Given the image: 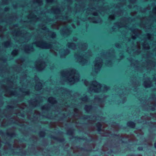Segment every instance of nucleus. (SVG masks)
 Segmentation results:
<instances>
[{"label": "nucleus", "mask_w": 156, "mask_h": 156, "mask_svg": "<svg viewBox=\"0 0 156 156\" xmlns=\"http://www.w3.org/2000/svg\"><path fill=\"white\" fill-rule=\"evenodd\" d=\"M39 31L41 32L40 35L41 37L39 36V38L32 44H35L37 47L42 49H47L51 48V44L44 41L43 38H44V36H45L48 40H50L51 38H55L56 36V34L54 32L49 31L46 27H44L42 24L39 25Z\"/></svg>", "instance_id": "1"}, {"label": "nucleus", "mask_w": 156, "mask_h": 156, "mask_svg": "<svg viewBox=\"0 0 156 156\" xmlns=\"http://www.w3.org/2000/svg\"><path fill=\"white\" fill-rule=\"evenodd\" d=\"M80 75L77 70L74 69H70L61 72V81L62 83L66 82L70 85L78 82L80 80Z\"/></svg>", "instance_id": "2"}, {"label": "nucleus", "mask_w": 156, "mask_h": 156, "mask_svg": "<svg viewBox=\"0 0 156 156\" xmlns=\"http://www.w3.org/2000/svg\"><path fill=\"white\" fill-rule=\"evenodd\" d=\"M77 44L79 46V51L75 53L74 57L80 65L82 66L86 65L89 61L87 57L91 55V51L88 50L87 53L83 52L87 49V44L86 43L80 42Z\"/></svg>", "instance_id": "3"}, {"label": "nucleus", "mask_w": 156, "mask_h": 156, "mask_svg": "<svg viewBox=\"0 0 156 156\" xmlns=\"http://www.w3.org/2000/svg\"><path fill=\"white\" fill-rule=\"evenodd\" d=\"M83 81L84 84L86 86L89 85L90 86L88 89V91L90 93L92 92L98 93L100 92L101 90L105 92L109 89V87L106 85L101 86L100 84L96 81H92L90 83H89L86 80H84Z\"/></svg>", "instance_id": "4"}, {"label": "nucleus", "mask_w": 156, "mask_h": 156, "mask_svg": "<svg viewBox=\"0 0 156 156\" xmlns=\"http://www.w3.org/2000/svg\"><path fill=\"white\" fill-rule=\"evenodd\" d=\"M51 12L56 14H58L57 16V22L52 26V27L53 28L58 29L60 25H62L66 26V22H71V20L69 19L66 16L65 17H63V16H62L59 9L58 8H53L51 9Z\"/></svg>", "instance_id": "5"}, {"label": "nucleus", "mask_w": 156, "mask_h": 156, "mask_svg": "<svg viewBox=\"0 0 156 156\" xmlns=\"http://www.w3.org/2000/svg\"><path fill=\"white\" fill-rule=\"evenodd\" d=\"M16 26H14L13 30L12 32V34L13 36H15L14 39L16 41L18 39H19L18 41L20 43L23 42L22 41L24 42L27 41L30 39V34L26 33L24 31H20L18 30H16V28H15Z\"/></svg>", "instance_id": "6"}, {"label": "nucleus", "mask_w": 156, "mask_h": 156, "mask_svg": "<svg viewBox=\"0 0 156 156\" xmlns=\"http://www.w3.org/2000/svg\"><path fill=\"white\" fill-rule=\"evenodd\" d=\"M102 56L101 58L97 57L94 62V69L91 73L93 76H95L100 71L103 64Z\"/></svg>", "instance_id": "7"}, {"label": "nucleus", "mask_w": 156, "mask_h": 156, "mask_svg": "<svg viewBox=\"0 0 156 156\" xmlns=\"http://www.w3.org/2000/svg\"><path fill=\"white\" fill-rule=\"evenodd\" d=\"M129 60L131 63V66L134 67L137 70L139 69L138 67L141 68L143 66H145L146 68L148 69L149 68L148 67L149 65L152 66V63H148L146 62L145 63H144V65L138 63V62L137 61L134 60L132 58L129 59Z\"/></svg>", "instance_id": "8"}, {"label": "nucleus", "mask_w": 156, "mask_h": 156, "mask_svg": "<svg viewBox=\"0 0 156 156\" xmlns=\"http://www.w3.org/2000/svg\"><path fill=\"white\" fill-rule=\"evenodd\" d=\"M106 97V96L100 97V96H96L94 98V104L99 105L101 107H103L104 105L103 103L105 98Z\"/></svg>", "instance_id": "9"}, {"label": "nucleus", "mask_w": 156, "mask_h": 156, "mask_svg": "<svg viewBox=\"0 0 156 156\" xmlns=\"http://www.w3.org/2000/svg\"><path fill=\"white\" fill-rule=\"evenodd\" d=\"M46 66L45 63L42 60H38L35 63V67L39 71L43 69Z\"/></svg>", "instance_id": "10"}, {"label": "nucleus", "mask_w": 156, "mask_h": 156, "mask_svg": "<svg viewBox=\"0 0 156 156\" xmlns=\"http://www.w3.org/2000/svg\"><path fill=\"white\" fill-rule=\"evenodd\" d=\"M23 49L24 50L25 52L27 53H29L34 51V49L33 48L32 44L23 45Z\"/></svg>", "instance_id": "11"}, {"label": "nucleus", "mask_w": 156, "mask_h": 156, "mask_svg": "<svg viewBox=\"0 0 156 156\" xmlns=\"http://www.w3.org/2000/svg\"><path fill=\"white\" fill-rule=\"evenodd\" d=\"M58 92H61L64 94V96L66 95L69 96L70 95L71 91L66 88H61L57 90Z\"/></svg>", "instance_id": "12"}, {"label": "nucleus", "mask_w": 156, "mask_h": 156, "mask_svg": "<svg viewBox=\"0 0 156 156\" xmlns=\"http://www.w3.org/2000/svg\"><path fill=\"white\" fill-rule=\"evenodd\" d=\"M70 51L67 48L60 49L59 53L62 58H64L65 56L68 55Z\"/></svg>", "instance_id": "13"}, {"label": "nucleus", "mask_w": 156, "mask_h": 156, "mask_svg": "<svg viewBox=\"0 0 156 156\" xmlns=\"http://www.w3.org/2000/svg\"><path fill=\"white\" fill-rule=\"evenodd\" d=\"M127 19H125L124 20V21H122L121 23H116L114 26H113L112 27V29L113 30H115V29H118L119 28L122 27H126V24L123 23V24H122V23L123 22H125V23H126V20Z\"/></svg>", "instance_id": "14"}, {"label": "nucleus", "mask_w": 156, "mask_h": 156, "mask_svg": "<svg viewBox=\"0 0 156 156\" xmlns=\"http://www.w3.org/2000/svg\"><path fill=\"white\" fill-rule=\"evenodd\" d=\"M132 38L133 39H135L136 37L138 36L141 33V30L137 29L132 30Z\"/></svg>", "instance_id": "15"}, {"label": "nucleus", "mask_w": 156, "mask_h": 156, "mask_svg": "<svg viewBox=\"0 0 156 156\" xmlns=\"http://www.w3.org/2000/svg\"><path fill=\"white\" fill-rule=\"evenodd\" d=\"M96 9L97 11H98L101 13V10H103L104 11L105 10V9L104 8H101V9L99 10L98 7L97 6L95 8L94 7L91 8L89 9L88 10H90L91 12V13H92L93 15L96 16L98 15V13L97 12H94V10H95Z\"/></svg>", "instance_id": "16"}, {"label": "nucleus", "mask_w": 156, "mask_h": 156, "mask_svg": "<svg viewBox=\"0 0 156 156\" xmlns=\"http://www.w3.org/2000/svg\"><path fill=\"white\" fill-rule=\"evenodd\" d=\"M36 80V85L35 86V89L37 90H40L42 87L41 83L38 80V78L37 77L35 78Z\"/></svg>", "instance_id": "17"}, {"label": "nucleus", "mask_w": 156, "mask_h": 156, "mask_svg": "<svg viewBox=\"0 0 156 156\" xmlns=\"http://www.w3.org/2000/svg\"><path fill=\"white\" fill-rule=\"evenodd\" d=\"M61 33L64 36H67L70 34L71 33L70 30L68 28H64L62 30Z\"/></svg>", "instance_id": "18"}, {"label": "nucleus", "mask_w": 156, "mask_h": 156, "mask_svg": "<svg viewBox=\"0 0 156 156\" xmlns=\"http://www.w3.org/2000/svg\"><path fill=\"white\" fill-rule=\"evenodd\" d=\"M144 86L145 87H149L151 86V83L149 79L147 78L144 81Z\"/></svg>", "instance_id": "19"}, {"label": "nucleus", "mask_w": 156, "mask_h": 156, "mask_svg": "<svg viewBox=\"0 0 156 156\" xmlns=\"http://www.w3.org/2000/svg\"><path fill=\"white\" fill-rule=\"evenodd\" d=\"M91 21L94 23H101V19L99 17H94L91 19Z\"/></svg>", "instance_id": "20"}, {"label": "nucleus", "mask_w": 156, "mask_h": 156, "mask_svg": "<svg viewBox=\"0 0 156 156\" xmlns=\"http://www.w3.org/2000/svg\"><path fill=\"white\" fill-rule=\"evenodd\" d=\"M58 46H56L55 47L52 48L51 49V52L55 56H56L57 55V52H56V51H58Z\"/></svg>", "instance_id": "21"}, {"label": "nucleus", "mask_w": 156, "mask_h": 156, "mask_svg": "<svg viewBox=\"0 0 156 156\" xmlns=\"http://www.w3.org/2000/svg\"><path fill=\"white\" fill-rule=\"evenodd\" d=\"M67 46L69 48L73 50H75L76 48V44L73 43L68 42L67 44Z\"/></svg>", "instance_id": "22"}, {"label": "nucleus", "mask_w": 156, "mask_h": 156, "mask_svg": "<svg viewBox=\"0 0 156 156\" xmlns=\"http://www.w3.org/2000/svg\"><path fill=\"white\" fill-rule=\"evenodd\" d=\"M34 13H33L32 12L30 13L29 15L28 16V19H33V20L34 21L38 20H39V18H37V16L34 15Z\"/></svg>", "instance_id": "23"}, {"label": "nucleus", "mask_w": 156, "mask_h": 156, "mask_svg": "<svg viewBox=\"0 0 156 156\" xmlns=\"http://www.w3.org/2000/svg\"><path fill=\"white\" fill-rule=\"evenodd\" d=\"M136 50H133V51L135 54H138L140 52V44L137 42V45L136 46Z\"/></svg>", "instance_id": "24"}, {"label": "nucleus", "mask_w": 156, "mask_h": 156, "mask_svg": "<svg viewBox=\"0 0 156 156\" xmlns=\"http://www.w3.org/2000/svg\"><path fill=\"white\" fill-rule=\"evenodd\" d=\"M115 14L117 15H120L121 13L119 12H115L113 14L109 16V20H114L115 18Z\"/></svg>", "instance_id": "25"}, {"label": "nucleus", "mask_w": 156, "mask_h": 156, "mask_svg": "<svg viewBox=\"0 0 156 156\" xmlns=\"http://www.w3.org/2000/svg\"><path fill=\"white\" fill-rule=\"evenodd\" d=\"M29 77L27 76L26 75L20 78V83H22L23 81L26 82L27 80L29 79Z\"/></svg>", "instance_id": "26"}, {"label": "nucleus", "mask_w": 156, "mask_h": 156, "mask_svg": "<svg viewBox=\"0 0 156 156\" xmlns=\"http://www.w3.org/2000/svg\"><path fill=\"white\" fill-rule=\"evenodd\" d=\"M48 101L51 104H54L56 103V101L55 99L53 97L49 98L48 99Z\"/></svg>", "instance_id": "27"}, {"label": "nucleus", "mask_w": 156, "mask_h": 156, "mask_svg": "<svg viewBox=\"0 0 156 156\" xmlns=\"http://www.w3.org/2000/svg\"><path fill=\"white\" fill-rule=\"evenodd\" d=\"M3 45L5 48L9 47L11 46V42L9 41H7L3 44Z\"/></svg>", "instance_id": "28"}, {"label": "nucleus", "mask_w": 156, "mask_h": 156, "mask_svg": "<svg viewBox=\"0 0 156 156\" xmlns=\"http://www.w3.org/2000/svg\"><path fill=\"white\" fill-rule=\"evenodd\" d=\"M127 125L130 127L133 128L135 126V124L133 122H129L127 123Z\"/></svg>", "instance_id": "29"}, {"label": "nucleus", "mask_w": 156, "mask_h": 156, "mask_svg": "<svg viewBox=\"0 0 156 156\" xmlns=\"http://www.w3.org/2000/svg\"><path fill=\"white\" fill-rule=\"evenodd\" d=\"M24 59L23 58H21L20 59L17 60L16 61V62L20 65H22V63L24 61Z\"/></svg>", "instance_id": "30"}, {"label": "nucleus", "mask_w": 156, "mask_h": 156, "mask_svg": "<svg viewBox=\"0 0 156 156\" xmlns=\"http://www.w3.org/2000/svg\"><path fill=\"white\" fill-rule=\"evenodd\" d=\"M81 100L83 101H87L88 100V98L87 95L85 94H84L83 96L81 98Z\"/></svg>", "instance_id": "31"}, {"label": "nucleus", "mask_w": 156, "mask_h": 156, "mask_svg": "<svg viewBox=\"0 0 156 156\" xmlns=\"http://www.w3.org/2000/svg\"><path fill=\"white\" fill-rule=\"evenodd\" d=\"M143 48L145 49H148L149 46L148 44L147 43L146 41L144 42V43L143 44Z\"/></svg>", "instance_id": "32"}, {"label": "nucleus", "mask_w": 156, "mask_h": 156, "mask_svg": "<svg viewBox=\"0 0 156 156\" xmlns=\"http://www.w3.org/2000/svg\"><path fill=\"white\" fill-rule=\"evenodd\" d=\"M34 2L35 3H37L40 5L42 4V0H34Z\"/></svg>", "instance_id": "33"}, {"label": "nucleus", "mask_w": 156, "mask_h": 156, "mask_svg": "<svg viewBox=\"0 0 156 156\" xmlns=\"http://www.w3.org/2000/svg\"><path fill=\"white\" fill-rule=\"evenodd\" d=\"M91 108V106H87L86 105L85 107V109L87 112H89L90 109Z\"/></svg>", "instance_id": "34"}, {"label": "nucleus", "mask_w": 156, "mask_h": 156, "mask_svg": "<svg viewBox=\"0 0 156 156\" xmlns=\"http://www.w3.org/2000/svg\"><path fill=\"white\" fill-rule=\"evenodd\" d=\"M105 64L108 66H111L112 62L111 61L109 60H107L106 61Z\"/></svg>", "instance_id": "35"}, {"label": "nucleus", "mask_w": 156, "mask_h": 156, "mask_svg": "<svg viewBox=\"0 0 156 156\" xmlns=\"http://www.w3.org/2000/svg\"><path fill=\"white\" fill-rule=\"evenodd\" d=\"M147 39L150 40H152L153 38L152 35L150 34H147Z\"/></svg>", "instance_id": "36"}, {"label": "nucleus", "mask_w": 156, "mask_h": 156, "mask_svg": "<svg viewBox=\"0 0 156 156\" xmlns=\"http://www.w3.org/2000/svg\"><path fill=\"white\" fill-rule=\"evenodd\" d=\"M18 52V51L16 50H14L13 51L12 53V55L13 56H15L16 55Z\"/></svg>", "instance_id": "37"}, {"label": "nucleus", "mask_w": 156, "mask_h": 156, "mask_svg": "<svg viewBox=\"0 0 156 156\" xmlns=\"http://www.w3.org/2000/svg\"><path fill=\"white\" fill-rule=\"evenodd\" d=\"M7 92H10V95H16V93L15 91H10L8 92V90L7 89L5 88Z\"/></svg>", "instance_id": "38"}, {"label": "nucleus", "mask_w": 156, "mask_h": 156, "mask_svg": "<svg viewBox=\"0 0 156 156\" xmlns=\"http://www.w3.org/2000/svg\"><path fill=\"white\" fill-rule=\"evenodd\" d=\"M6 30V28L5 27H2L0 25V31L2 32Z\"/></svg>", "instance_id": "39"}, {"label": "nucleus", "mask_w": 156, "mask_h": 156, "mask_svg": "<svg viewBox=\"0 0 156 156\" xmlns=\"http://www.w3.org/2000/svg\"><path fill=\"white\" fill-rule=\"evenodd\" d=\"M20 90L24 93L23 94L27 95L29 94V91H24L22 90V88H20Z\"/></svg>", "instance_id": "40"}, {"label": "nucleus", "mask_w": 156, "mask_h": 156, "mask_svg": "<svg viewBox=\"0 0 156 156\" xmlns=\"http://www.w3.org/2000/svg\"><path fill=\"white\" fill-rule=\"evenodd\" d=\"M8 3V0H2V4H7Z\"/></svg>", "instance_id": "41"}, {"label": "nucleus", "mask_w": 156, "mask_h": 156, "mask_svg": "<svg viewBox=\"0 0 156 156\" xmlns=\"http://www.w3.org/2000/svg\"><path fill=\"white\" fill-rule=\"evenodd\" d=\"M97 126L98 127V131H100L101 126V124L100 123H98L97 124Z\"/></svg>", "instance_id": "42"}, {"label": "nucleus", "mask_w": 156, "mask_h": 156, "mask_svg": "<svg viewBox=\"0 0 156 156\" xmlns=\"http://www.w3.org/2000/svg\"><path fill=\"white\" fill-rule=\"evenodd\" d=\"M13 85H14V84H13V83L11 82L10 83V87H12V88H15V87L13 86Z\"/></svg>", "instance_id": "43"}, {"label": "nucleus", "mask_w": 156, "mask_h": 156, "mask_svg": "<svg viewBox=\"0 0 156 156\" xmlns=\"http://www.w3.org/2000/svg\"><path fill=\"white\" fill-rule=\"evenodd\" d=\"M42 108L43 110H44V109L48 110V107H47V106H46V105L44 106L43 107H42Z\"/></svg>", "instance_id": "44"}, {"label": "nucleus", "mask_w": 156, "mask_h": 156, "mask_svg": "<svg viewBox=\"0 0 156 156\" xmlns=\"http://www.w3.org/2000/svg\"><path fill=\"white\" fill-rule=\"evenodd\" d=\"M119 94L120 95H122V93H123V90H119Z\"/></svg>", "instance_id": "45"}, {"label": "nucleus", "mask_w": 156, "mask_h": 156, "mask_svg": "<svg viewBox=\"0 0 156 156\" xmlns=\"http://www.w3.org/2000/svg\"><path fill=\"white\" fill-rule=\"evenodd\" d=\"M73 40L74 41H76L77 40V38L76 37H74L73 38Z\"/></svg>", "instance_id": "46"}, {"label": "nucleus", "mask_w": 156, "mask_h": 156, "mask_svg": "<svg viewBox=\"0 0 156 156\" xmlns=\"http://www.w3.org/2000/svg\"><path fill=\"white\" fill-rule=\"evenodd\" d=\"M40 135L41 136H44V133L43 132H41L40 133Z\"/></svg>", "instance_id": "47"}, {"label": "nucleus", "mask_w": 156, "mask_h": 156, "mask_svg": "<svg viewBox=\"0 0 156 156\" xmlns=\"http://www.w3.org/2000/svg\"><path fill=\"white\" fill-rule=\"evenodd\" d=\"M2 15H0V23L3 22V20L2 19Z\"/></svg>", "instance_id": "48"}, {"label": "nucleus", "mask_w": 156, "mask_h": 156, "mask_svg": "<svg viewBox=\"0 0 156 156\" xmlns=\"http://www.w3.org/2000/svg\"><path fill=\"white\" fill-rule=\"evenodd\" d=\"M153 11L154 13L156 14V7L153 9Z\"/></svg>", "instance_id": "49"}, {"label": "nucleus", "mask_w": 156, "mask_h": 156, "mask_svg": "<svg viewBox=\"0 0 156 156\" xmlns=\"http://www.w3.org/2000/svg\"><path fill=\"white\" fill-rule=\"evenodd\" d=\"M136 0H130V2L131 3H134Z\"/></svg>", "instance_id": "50"}, {"label": "nucleus", "mask_w": 156, "mask_h": 156, "mask_svg": "<svg viewBox=\"0 0 156 156\" xmlns=\"http://www.w3.org/2000/svg\"><path fill=\"white\" fill-rule=\"evenodd\" d=\"M120 46V44H115V46L117 48H119Z\"/></svg>", "instance_id": "51"}, {"label": "nucleus", "mask_w": 156, "mask_h": 156, "mask_svg": "<svg viewBox=\"0 0 156 156\" xmlns=\"http://www.w3.org/2000/svg\"><path fill=\"white\" fill-rule=\"evenodd\" d=\"M9 8L8 7H6L5 9V12L9 10Z\"/></svg>", "instance_id": "52"}, {"label": "nucleus", "mask_w": 156, "mask_h": 156, "mask_svg": "<svg viewBox=\"0 0 156 156\" xmlns=\"http://www.w3.org/2000/svg\"><path fill=\"white\" fill-rule=\"evenodd\" d=\"M54 0H46L47 2H52Z\"/></svg>", "instance_id": "53"}, {"label": "nucleus", "mask_w": 156, "mask_h": 156, "mask_svg": "<svg viewBox=\"0 0 156 156\" xmlns=\"http://www.w3.org/2000/svg\"><path fill=\"white\" fill-rule=\"evenodd\" d=\"M52 65H53V66L52 67L51 66L50 67V68L51 69H54V67H55V65L53 64H52Z\"/></svg>", "instance_id": "54"}, {"label": "nucleus", "mask_w": 156, "mask_h": 156, "mask_svg": "<svg viewBox=\"0 0 156 156\" xmlns=\"http://www.w3.org/2000/svg\"><path fill=\"white\" fill-rule=\"evenodd\" d=\"M120 4H119L118 5H116V9H117V7H118V8H119L120 7Z\"/></svg>", "instance_id": "55"}, {"label": "nucleus", "mask_w": 156, "mask_h": 156, "mask_svg": "<svg viewBox=\"0 0 156 156\" xmlns=\"http://www.w3.org/2000/svg\"><path fill=\"white\" fill-rule=\"evenodd\" d=\"M138 149L139 150H143V148L142 147H139L138 148Z\"/></svg>", "instance_id": "56"}, {"label": "nucleus", "mask_w": 156, "mask_h": 156, "mask_svg": "<svg viewBox=\"0 0 156 156\" xmlns=\"http://www.w3.org/2000/svg\"><path fill=\"white\" fill-rule=\"evenodd\" d=\"M123 101H122V103H124L126 101V98H123Z\"/></svg>", "instance_id": "57"}, {"label": "nucleus", "mask_w": 156, "mask_h": 156, "mask_svg": "<svg viewBox=\"0 0 156 156\" xmlns=\"http://www.w3.org/2000/svg\"><path fill=\"white\" fill-rule=\"evenodd\" d=\"M110 55H111L110 58H112L113 56V55L111 53H110Z\"/></svg>", "instance_id": "58"}, {"label": "nucleus", "mask_w": 156, "mask_h": 156, "mask_svg": "<svg viewBox=\"0 0 156 156\" xmlns=\"http://www.w3.org/2000/svg\"><path fill=\"white\" fill-rule=\"evenodd\" d=\"M74 111L75 112H77L78 110L76 108H75L74 109Z\"/></svg>", "instance_id": "59"}, {"label": "nucleus", "mask_w": 156, "mask_h": 156, "mask_svg": "<svg viewBox=\"0 0 156 156\" xmlns=\"http://www.w3.org/2000/svg\"><path fill=\"white\" fill-rule=\"evenodd\" d=\"M123 57V55H120L121 59H122Z\"/></svg>", "instance_id": "60"}, {"label": "nucleus", "mask_w": 156, "mask_h": 156, "mask_svg": "<svg viewBox=\"0 0 156 156\" xmlns=\"http://www.w3.org/2000/svg\"><path fill=\"white\" fill-rule=\"evenodd\" d=\"M35 112L36 113L37 115L40 114V113L36 111V112Z\"/></svg>", "instance_id": "61"}, {"label": "nucleus", "mask_w": 156, "mask_h": 156, "mask_svg": "<svg viewBox=\"0 0 156 156\" xmlns=\"http://www.w3.org/2000/svg\"><path fill=\"white\" fill-rule=\"evenodd\" d=\"M72 26L74 28H75V26L73 24H72Z\"/></svg>", "instance_id": "62"}, {"label": "nucleus", "mask_w": 156, "mask_h": 156, "mask_svg": "<svg viewBox=\"0 0 156 156\" xmlns=\"http://www.w3.org/2000/svg\"><path fill=\"white\" fill-rule=\"evenodd\" d=\"M154 80L155 81V82H156V78H154Z\"/></svg>", "instance_id": "63"}, {"label": "nucleus", "mask_w": 156, "mask_h": 156, "mask_svg": "<svg viewBox=\"0 0 156 156\" xmlns=\"http://www.w3.org/2000/svg\"><path fill=\"white\" fill-rule=\"evenodd\" d=\"M154 146H155V147H156V143H155V144H154Z\"/></svg>", "instance_id": "64"}]
</instances>
